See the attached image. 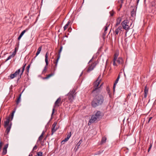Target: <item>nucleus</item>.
<instances>
[{
	"label": "nucleus",
	"mask_w": 156,
	"mask_h": 156,
	"mask_svg": "<svg viewBox=\"0 0 156 156\" xmlns=\"http://www.w3.org/2000/svg\"><path fill=\"white\" fill-rule=\"evenodd\" d=\"M104 101V97L101 95L95 97L91 102V105L93 108L101 105Z\"/></svg>",
	"instance_id": "nucleus-1"
},
{
	"label": "nucleus",
	"mask_w": 156,
	"mask_h": 156,
	"mask_svg": "<svg viewBox=\"0 0 156 156\" xmlns=\"http://www.w3.org/2000/svg\"><path fill=\"white\" fill-rule=\"evenodd\" d=\"M10 118V117H8L6 119V121L4 122V127L5 128H6L4 136L6 138L8 137V134L10 132L12 125L11 122L9 124Z\"/></svg>",
	"instance_id": "nucleus-2"
},
{
	"label": "nucleus",
	"mask_w": 156,
	"mask_h": 156,
	"mask_svg": "<svg viewBox=\"0 0 156 156\" xmlns=\"http://www.w3.org/2000/svg\"><path fill=\"white\" fill-rule=\"evenodd\" d=\"M76 90L74 89H73L71 90L66 95V97L65 99V100L68 99L70 102H72L73 101L74 99V98L76 96Z\"/></svg>",
	"instance_id": "nucleus-3"
},
{
	"label": "nucleus",
	"mask_w": 156,
	"mask_h": 156,
	"mask_svg": "<svg viewBox=\"0 0 156 156\" xmlns=\"http://www.w3.org/2000/svg\"><path fill=\"white\" fill-rule=\"evenodd\" d=\"M101 75H99L97 80L93 83V89H96L97 88H100L99 85L101 79H100Z\"/></svg>",
	"instance_id": "nucleus-4"
},
{
	"label": "nucleus",
	"mask_w": 156,
	"mask_h": 156,
	"mask_svg": "<svg viewBox=\"0 0 156 156\" xmlns=\"http://www.w3.org/2000/svg\"><path fill=\"white\" fill-rule=\"evenodd\" d=\"M61 98L60 97L58 98L56 101H55L54 105L53 106V108L52 109V113L51 115V116H52L55 112V107H58L59 106V104H60L61 101Z\"/></svg>",
	"instance_id": "nucleus-5"
},
{
	"label": "nucleus",
	"mask_w": 156,
	"mask_h": 156,
	"mask_svg": "<svg viewBox=\"0 0 156 156\" xmlns=\"http://www.w3.org/2000/svg\"><path fill=\"white\" fill-rule=\"evenodd\" d=\"M113 28V34L115 35V36H116L119 33H121V31H122V27L121 26H120L118 27H115V30H114V28Z\"/></svg>",
	"instance_id": "nucleus-6"
},
{
	"label": "nucleus",
	"mask_w": 156,
	"mask_h": 156,
	"mask_svg": "<svg viewBox=\"0 0 156 156\" xmlns=\"http://www.w3.org/2000/svg\"><path fill=\"white\" fill-rule=\"evenodd\" d=\"M129 21L127 20H125L121 23V25L123 29L126 30H127L129 29V27L128 25Z\"/></svg>",
	"instance_id": "nucleus-7"
},
{
	"label": "nucleus",
	"mask_w": 156,
	"mask_h": 156,
	"mask_svg": "<svg viewBox=\"0 0 156 156\" xmlns=\"http://www.w3.org/2000/svg\"><path fill=\"white\" fill-rule=\"evenodd\" d=\"M98 63V62L97 61L96 62H95L92 63L91 65L87 69V72L88 73H89L92 70Z\"/></svg>",
	"instance_id": "nucleus-8"
},
{
	"label": "nucleus",
	"mask_w": 156,
	"mask_h": 156,
	"mask_svg": "<svg viewBox=\"0 0 156 156\" xmlns=\"http://www.w3.org/2000/svg\"><path fill=\"white\" fill-rule=\"evenodd\" d=\"M101 88H97L96 89H93V90L91 92V93L93 96L96 97L100 92Z\"/></svg>",
	"instance_id": "nucleus-9"
},
{
	"label": "nucleus",
	"mask_w": 156,
	"mask_h": 156,
	"mask_svg": "<svg viewBox=\"0 0 156 156\" xmlns=\"http://www.w3.org/2000/svg\"><path fill=\"white\" fill-rule=\"evenodd\" d=\"M98 121H99L98 120V119L93 115L91 116L90 119L89 120L88 125H90L91 123Z\"/></svg>",
	"instance_id": "nucleus-10"
},
{
	"label": "nucleus",
	"mask_w": 156,
	"mask_h": 156,
	"mask_svg": "<svg viewBox=\"0 0 156 156\" xmlns=\"http://www.w3.org/2000/svg\"><path fill=\"white\" fill-rule=\"evenodd\" d=\"M20 72V69H19L17 70L14 73L11 74L9 76V77H10V79H13L17 75L19 74Z\"/></svg>",
	"instance_id": "nucleus-11"
},
{
	"label": "nucleus",
	"mask_w": 156,
	"mask_h": 156,
	"mask_svg": "<svg viewBox=\"0 0 156 156\" xmlns=\"http://www.w3.org/2000/svg\"><path fill=\"white\" fill-rule=\"evenodd\" d=\"M57 124L56 122H55L52 126L51 134V135H53V134L55 132L57 129V128H56V126Z\"/></svg>",
	"instance_id": "nucleus-12"
},
{
	"label": "nucleus",
	"mask_w": 156,
	"mask_h": 156,
	"mask_svg": "<svg viewBox=\"0 0 156 156\" xmlns=\"http://www.w3.org/2000/svg\"><path fill=\"white\" fill-rule=\"evenodd\" d=\"M98 120L99 121L102 118L101 112L100 111H98L94 115Z\"/></svg>",
	"instance_id": "nucleus-13"
},
{
	"label": "nucleus",
	"mask_w": 156,
	"mask_h": 156,
	"mask_svg": "<svg viewBox=\"0 0 156 156\" xmlns=\"http://www.w3.org/2000/svg\"><path fill=\"white\" fill-rule=\"evenodd\" d=\"M18 47H15V50L13 52L12 54L11 55H10L9 56L7 57V58H12L13 57L16 55V51H18Z\"/></svg>",
	"instance_id": "nucleus-14"
},
{
	"label": "nucleus",
	"mask_w": 156,
	"mask_h": 156,
	"mask_svg": "<svg viewBox=\"0 0 156 156\" xmlns=\"http://www.w3.org/2000/svg\"><path fill=\"white\" fill-rule=\"evenodd\" d=\"M121 20V18L120 17H118L116 20V23L114 26V27H116L117 26L120 24Z\"/></svg>",
	"instance_id": "nucleus-15"
},
{
	"label": "nucleus",
	"mask_w": 156,
	"mask_h": 156,
	"mask_svg": "<svg viewBox=\"0 0 156 156\" xmlns=\"http://www.w3.org/2000/svg\"><path fill=\"white\" fill-rule=\"evenodd\" d=\"M45 61L46 63V65L44 67V69L42 71V73L43 74L45 73L46 72L47 69V66L48 64V59H45Z\"/></svg>",
	"instance_id": "nucleus-16"
},
{
	"label": "nucleus",
	"mask_w": 156,
	"mask_h": 156,
	"mask_svg": "<svg viewBox=\"0 0 156 156\" xmlns=\"http://www.w3.org/2000/svg\"><path fill=\"white\" fill-rule=\"evenodd\" d=\"M119 78H120V75L119 74L117 77V78L116 79V80H115V82L114 83V85L113 86V89L114 91H115V87L116 85L118 83Z\"/></svg>",
	"instance_id": "nucleus-17"
},
{
	"label": "nucleus",
	"mask_w": 156,
	"mask_h": 156,
	"mask_svg": "<svg viewBox=\"0 0 156 156\" xmlns=\"http://www.w3.org/2000/svg\"><path fill=\"white\" fill-rule=\"evenodd\" d=\"M28 29H26V30H23L20 34V35L18 38V40H20L21 37H22V36L25 33V32L27 31Z\"/></svg>",
	"instance_id": "nucleus-18"
},
{
	"label": "nucleus",
	"mask_w": 156,
	"mask_h": 156,
	"mask_svg": "<svg viewBox=\"0 0 156 156\" xmlns=\"http://www.w3.org/2000/svg\"><path fill=\"white\" fill-rule=\"evenodd\" d=\"M116 63H118L119 64L121 63L119 59H113V65L116 66Z\"/></svg>",
	"instance_id": "nucleus-19"
},
{
	"label": "nucleus",
	"mask_w": 156,
	"mask_h": 156,
	"mask_svg": "<svg viewBox=\"0 0 156 156\" xmlns=\"http://www.w3.org/2000/svg\"><path fill=\"white\" fill-rule=\"evenodd\" d=\"M54 73H51L48 74V75H47L46 77L43 78V80L48 79L50 77H51L53 76L54 75Z\"/></svg>",
	"instance_id": "nucleus-20"
},
{
	"label": "nucleus",
	"mask_w": 156,
	"mask_h": 156,
	"mask_svg": "<svg viewBox=\"0 0 156 156\" xmlns=\"http://www.w3.org/2000/svg\"><path fill=\"white\" fill-rule=\"evenodd\" d=\"M131 16L132 17H134L136 16V11L134 9H133L131 12Z\"/></svg>",
	"instance_id": "nucleus-21"
},
{
	"label": "nucleus",
	"mask_w": 156,
	"mask_h": 156,
	"mask_svg": "<svg viewBox=\"0 0 156 156\" xmlns=\"http://www.w3.org/2000/svg\"><path fill=\"white\" fill-rule=\"evenodd\" d=\"M41 46H40L37 49V52L36 53V56L34 57V58H35L36 56H37L40 53L41 51Z\"/></svg>",
	"instance_id": "nucleus-22"
},
{
	"label": "nucleus",
	"mask_w": 156,
	"mask_h": 156,
	"mask_svg": "<svg viewBox=\"0 0 156 156\" xmlns=\"http://www.w3.org/2000/svg\"><path fill=\"white\" fill-rule=\"evenodd\" d=\"M70 21L69 20L67 24H66V25L64 26V30H65L68 27L69 25V24L70 23Z\"/></svg>",
	"instance_id": "nucleus-23"
},
{
	"label": "nucleus",
	"mask_w": 156,
	"mask_h": 156,
	"mask_svg": "<svg viewBox=\"0 0 156 156\" xmlns=\"http://www.w3.org/2000/svg\"><path fill=\"white\" fill-rule=\"evenodd\" d=\"M21 94H20L19 95V98H18L16 101V104L17 105L19 103V102L20 101V99H21Z\"/></svg>",
	"instance_id": "nucleus-24"
},
{
	"label": "nucleus",
	"mask_w": 156,
	"mask_h": 156,
	"mask_svg": "<svg viewBox=\"0 0 156 156\" xmlns=\"http://www.w3.org/2000/svg\"><path fill=\"white\" fill-rule=\"evenodd\" d=\"M107 140L106 137L105 136L103 137L101 139V143H105Z\"/></svg>",
	"instance_id": "nucleus-25"
},
{
	"label": "nucleus",
	"mask_w": 156,
	"mask_h": 156,
	"mask_svg": "<svg viewBox=\"0 0 156 156\" xmlns=\"http://www.w3.org/2000/svg\"><path fill=\"white\" fill-rule=\"evenodd\" d=\"M24 70V69H22L20 71L21 73H20V76L18 77V80L21 78L22 75L23 74Z\"/></svg>",
	"instance_id": "nucleus-26"
},
{
	"label": "nucleus",
	"mask_w": 156,
	"mask_h": 156,
	"mask_svg": "<svg viewBox=\"0 0 156 156\" xmlns=\"http://www.w3.org/2000/svg\"><path fill=\"white\" fill-rule=\"evenodd\" d=\"M148 91V88L147 87V86H146L144 87V93H147Z\"/></svg>",
	"instance_id": "nucleus-27"
},
{
	"label": "nucleus",
	"mask_w": 156,
	"mask_h": 156,
	"mask_svg": "<svg viewBox=\"0 0 156 156\" xmlns=\"http://www.w3.org/2000/svg\"><path fill=\"white\" fill-rule=\"evenodd\" d=\"M82 140H80L79 142L77 143V144L76 146L77 147V148H79V146H80V145L82 143Z\"/></svg>",
	"instance_id": "nucleus-28"
},
{
	"label": "nucleus",
	"mask_w": 156,
	"mask_h": 156,
	"mask_svg": "<svg viewBox=\"0 0 156 156\" xmlns=\"http://www.w3.org/2000/svg\"><path fill=\"white\" fill-rule=\"evenodd\" d=\"M110 24L109 23H107L106 26L105 27V28L104 29V31H106L107 30H108V28Z\"/></svg>",
	"instance_id": "nucleus-29"
},
{
	"label": "nucleus",
	"mask_w": 156,
	"mask_h": 156,
	"mask_svg": "<svg viewBox=\"0 0 156 156\" xmlns=\"http://www.w3.org/2000/svg\"><path fill=\"white\" fill-rule=\"evenodd\" d=\"M7 152V150L6 149L3 148V151L2 153V155H5L6 154Z\"/></svg>",
	"instance_id": "nucleus-30"
},
{
	"label": "nucleus",
	"mask_w": 156,
	"mask_h": 156,
	"mask_svg": "<svg viewBox=\"0 0 156 156\" xmlns=\"http://www.w3.org/2000/svg\"><path fill=\"white\" fill-rule=\"evenodd\" d=\"M62 46H61L60 47V49L59 50L58 55V57L57 58H59L60 57V53L62 50Z\"/></svg>",
	"instance_id": "nucleus-31"
},
{
	"label": "nucleus",
	"mask_w": 156,
	"mask_h": 156,
	"mask_svg": "<svg viewBox=\"0 0 156 156\" xmlns=\"http://www.w3.org/2000/svg\"><path fill=\"white\" fill-rule=\"evenodd\" d=\"M119 55V53L118 52H116L115 53L114 55V58H117Z\"/></svg>",
	"instance_id": "nucleus-32"
},
{
	"label": "nucleus",
	"mask_w": 156,
	"mask_h": 156,
	"mask_svg": "<svg viewBox=\"0 0 156 156\" xmlns=\"http://www.w3.org/2000/svg\"><path fill=\"white\" fill-rule=\"evenodd\" d=\"M37 154L36 155H37V156H42V152L40 151L37 152Z\"/></svg>",
	"instance_id": "nucleus-33"
},
{
	"label": "nucleus",
	"mask_w": 156,
	"mask_h": 156,
	"mask_svg": "<svg viewBox=\"0 0 156 156\" xmlns=\"http://www.w3.org/2000/svg\"><path fill=\"white\" fill-rule=\"evenodd\" d=\"M30 64H29L27 67V72L28 73H29V69L30 67Z\"/></svg>",
	"instance_id": "nucleus-34"
},
{
	"label": "nucleus",
	"mask_w": 156,
	"mask_h": 156,
	"mask_svg": "<svg viewBox=\"0 0 156 156\" xmlns=\"http://www.w3.org/2000/svg\"><path fill=\"white\" fill-rule=\"evenodd\" d=\"M37 146L36 145H35V146L34 147L32 151L31 152V153H33V151L36 149H37Z\"/></svg>",
	"instance_id": "nucleus-35"
},
{
	"label": "nucleus",
	"mask_w": 156,
	"mask_h": 156,
	"mask_svg": "<svg viewBox=\"0 0 156 156\" xmlns=\"http://www.w3.org/2000/svg\"><path fill=\"white\" fill-rule=\"evenodd\" d=\"M56 59V61H53L54 63L55 64V67L57 66V63L58 62V60L59 59Z\"/></svg>",
	"instance_id": "nucleus-36"
},
{
	"label": "nucleus",
	"mask_w": 156,
	"mask_h": 156,
	"mask_svg": "<svg viewBox=\"0 0 156 156\" xmlns=\"http://www.w3.org/2000/svg\"><path fill=\"white\" fill-rule=\"evenodd\" d=\"M15 112V110H14L13 112H12V115H11V120H12V119H13V115H14V113Z\"/></svg>",
	"instance_id": "nucleus-37"
},
{
	"label": "nucleus",
	"mask_w": 156,
	"mask_h": 156,
	"mask_svg": "<svg viewBox=\"0 0 156 156\" xmlns=\"http://www.w3.org/2000/svg\"><path fill=\"white\" fill-rule=\"evenodd\" d=\"M71 132H70L67 135V138H68L69 139L70 138V137H71Z\"/></svg>",
	"instance_id": "nucleus-38"
},
{
	"label": "nucleus",
	"mask_w": 156,
	"mask_h": 156,
	"mask_svg": "<svg viewBox=\"0 0 156 156\" xmlns=\"http://www.w3.org/2000/svg\"><path fill=\"white\" fill-rule=\"evenodd\" d=\"M98 52H97L96 54V55H94L92 57V59H93V58H97V57H96V56L97 55H98Z\"/></svg>",
	"instance_id": "nucleus-39"
},
{
	"label": "nucleus",
	"mask_w": 156,
	"mask_h": 156,
	"mask_svg": "<svg viewBox=\"0 0 156 156\" xmlns=\"http://www.w3.org/2000/svg\"><path fill=\"white\" fill-rule=\"evenodd\" d=\"M118 2L119 4H123V0H119Z\"/></svg>",
	"instance_id": "nucleus-40"
},
{
	"label": "nucleus",
	"mask_w": 156,
	"mask_h": 156,
	"mask_svg": "<svg viewBox=\"0 0 156 156\" xmlns=\"http://www.w3.org/2000/svg\"><path fill=\"white\" fill-rule=\"evenodd\" d=\"M69 139L67 137L65 138L62 141V143L63 142H66V141H67Z\"/></svg>",
	"instance_id": "nucleus-41"
},
{
	"label": "nucleus",
	"mask_w": 156,
	"mask_h": 156,
	"mask_svg": "<svg viewBox=\"0 0 156 156\" xmlns=\"http://www.w3.org/2000/svg\"><path fill=\"white\" fill-rule=\"evenodd\" d=\"M8 145H9L8 144H5V146L3 148L7 149L8 147Z\"/></svg>",
	"instance_id": "nucleus-42"
},
{
	"label": "nucleus",
	"mask_w": 156,
	"mask_h": 156,
	"mask_svg": "<svg viewBox=\"0 0 156 156\" xmlns=\"http://www.w3.org/2000/svg\"><path fill=\"white\" fill-rule=\"evenodd\" d=\"M152 147V145L151 144H150L149 147L148 149V152H149L150 151V150L151 149V148Z\"/></svg>",
	"instance_id": "nucleus-43"
},
{
	"label": "nucleus",
	"mask_w": 156,
	"mask_h": 156,
	"mask_svg": "<svg viewBox=\"0 0 156 156\" xmlns=\"http://www.w3.org/2000/svg\"><path fill=\"white\" fill-rule=\"evenodd\" d=\"M2 146V143L1 141L0 142V152L1 151V150Z\"/></svg>",
	"instance_id": "nucleus-44"
},
{
	"label": "nucleus",
	"mask_w": 156,
	"mask_h": 156,
	"mask_svg": "<svg viewBox=\"0 0 156 156\" xmlns=\"http://www.w3.org/2000/svg\"><path fill=\"white\" fill-rule=\"evenodd\" d=\"M41 137V136L39 137L37 141H40L42 139V137Z\"/></svg>",
	"instance_id": "nucleus-45"
},
{
	"label": "nucleus",
	"mask_w": 156,
	"mask_h": 156,
	"mask_svg": "<svg viewBox=\"0 0 156 156\" xmlns=\"http://www.w3.org/2000/svg\"><path fill=\"white\" fill-rule=\"evenodd\" d=\"M152 117H151L149 118L148 121L147 122L148 123L150 122V120H151V119H152Z\"/></svg>",
	"instance_id": "nucleus-46"
},
{
	"label": "nucleus",
	"mask_w": 156,
	"mask_h": 156,
	"mask_svg": "<svg viewBox=\"0 0 156 156\" xmlns=\"http://www.w3.org/2000/svg\"><path fill=\"white\" fill-rule=\"evenodd\" d=\"M27 63H25L23 64V66L22 67V69H25V67L26 66V65Z\"/></svg>",
	"instance_id": "nucleus-47"
},
{
	"label": "nucleus",
	"mask_w": 156,
	"mask_h": 156,
	"mask_svg": "<svg viewBox=\"0 0 156 156\" xmlns=\"http://www.w3.org/2000/svg\"><path fill=\"white\" fill-rule=\"evenodd\" d=\"M147 93H144V98H146L147 96Z\"/></svg>",
	"instance_id": "nucleus-48"
},
{
	"label": "nucleus",
	"mask_w": 156,
	"mask_h": 156,
	"mask_svg": "<svg viewBox=\"0 0 156 156\" xmlns=\"http://www.w3.org/2000/svg\"><path fill=\"white\" fill-rule=\"evenodd\" d=\"M110 14L111 16H112L114 15V12H110Z\"/></svg>",
	"instance_id": "nucleus-49"
},
{
	"label": "nucleus",
	"mask_w": 156,
	"mask_h": 156,
	"mask_svg": "<svg viewBox=\"0 0 156 156\" xmlns=\"http://www.w3.org/2000/svg\"><path fill=\"white\" fill-rule=\"evenodd\" d=\"M48 52H47L45 55V58H48Z\"/></svg>",
	"instance_id": "nucleus-50"
},
{
	"label": "nucleus",
	"mask_w": 156,
	"mask_h": 156,
	"mask_svg": "<svg viewBox=\"0 0 156 156\" xmlns=\"http://www.w3.org/2000/svg\"><path fill=\"white\" fill-rule=\"evenodd\" d=\"M106 34H107V32H106V31H104V33H103V35H104V36H105L106 35Z\"/></svg>",
	"instance_id": "nucleus-51"
},
{
	"label": "nucleus",
	"mask_w": 156,
	"mask_h": 156,
	"mask_svg": "<svg viewBox=\"0 0 156 156\" xmlns=\"http://www.w3.org/2000/svg\"><path fill=\"white\" fill-rule=\"evenodd\" d=\"M136 1L137 5H138V4L139 3L140 0H136Z\"/></svg>",
	"instance_id": "nucleus-52"
},
{
	"label": "nucleus",
	"mask_w": 156,
	"mask_h": 156,
	"mask_svg": "<svg viewBox=\"0 0 156 156\" xmlns=\"http://www.w3.org/2000/svg\"><path fill=\"white\" fill-rule=\"evenodd\" d=\"M32 153H30L28 156H33V154H31Z\"/></svg>",
	"instance_id": "nucleus-53"
},
{
	"label": "nucleus",
	"mask_w": 156,
	"mask_h": 156,
	"mask_svg": "<svg viewBox=\"0 0 156 156\" xmlns=\"http://www.w3.org/2000/svg\"><path fill=\"white\" fill-rule=\"evenodd\" d=\"M103 83H102L99 86V87H100V88H101V87L103 85Z\"/></svg>",
	"instance_id": "nucleus-54"
},
{
	"label": "nucleus",
	"mask_w": 156,
	"mask_h": 156,
	"mask_svg": "<svg viewBox=\"0 0 156 156\" xmlns=\"http://www.w3.org/2000/svg\"><path fill=\"white\" fill-rule=\"evenodd\" d=\"M43 135H44V134L41 133V137H43Z\"/></svg>",
	"instance_id": "nucleus-55"
},
{
	"label": "nucleus",
	"mask_w": 156,
	"mask_h": 156,
	"mask_svg": "<svg viewBox=\"0 0 156 156\" xmlns=\"http://www.w3.org/2000/svg\"><path fill=\"white\" fill-rule=\"evenodd\" d=\"M83 74V72H82L81 73V74H80V76H81Z\"/></svg>",
	"instance_id": "nucleus-56"
},
{
	"label": "nucleus",
	"mask_w": 156,
	"mask_h": 156,
	"mask_svg": "<svg viewBox=\"0 0 156 156\" xmlns=\"http://www.w3.org/2000/svg\"><path fill=\"white\" fill-rule=\"evenodd\" d=\"M120 8H121L122 6V4H121V3H120Z\"/></svg>",
	"instance_id": "nucleus-57"
},
{
	"label": "nucleus",
	"mask_w": 156,
	"mask_h": 156,
	"mask_svg": "<svg viewBox=\"0 0 156 156\" xmlns=\"http://www.w3.org/2000/svg\"><path fill=\"white\" fill-rule=\"evenodd\" d=\"M44 131H43L42 132V134H44Z\"/></svg>",
	"instance_id": "nucleus-58"
},
{
	"label": "nucleus",
	"mask_w": 156,
	"mask_h": 156,
	"mask_svg": "<svg viewBox=\"0 0 156 156\" xmlns=\"http://www.w3.org/2000/svg\"><path fill=\"white\" fill-rule=\"evenodd\" d=\"M1 118H0V124H1Z\"/></svg>",
	"instance_id": "nucleus-59"
},
{
	"label": "nucleus",
	"mask_w": 156,
	"mask_h": 156,
	"mask_svg": "<svg viewBox=\"0 0 156 156\" xmlns=\"http://www.w3.org/2000/svg\"><path fill=\"white\" fill-rule=\"evenodd\" d=\"M9 59H6V61H5V62H6L7 61H8V60H9Z\"/></svg>",
	"instance_id": "nucleus-60"
},
{
	"label": "nucleus",
	"mask_w": 156,
	"mask_h": 156,
	"mask_svg": "<svg viewBox=\"0 0 156 156\" xmlns=\"http://www.w3.org/2000/svg\"><path fill=\"white\" fill-rule=\"evenodd\" d=\"M93 59H91L90 60V61H89V62H90L91 61V60H92Z\"/></svg>",
	"instance_id": "nucleus-61"
},
{
	"label": "nucleus",
	"mask_w": 156,
	"mask_h": 156,
	"mask_svg": "<svg viewBox=\"0 0 156 156\" xmlns=\"http://www.w3.org/2000/svg\"><path fill=\"white\" fill-rule=\"evenodd\" d=\"M130 95H131V94H128V95H129V96H130Z\"/></svg>",
	"instance_id": "nucleus-62"
},
{
	"label": "nucleus",
	"mask_w": 156,
	"mask_h": 156,
	"mask_svg": "<svg viewBox=\"0 0 156 156\" xmlns=\"http://www.w3.org/2000/svg\"><path fill=\"white\" fill-rule=\"evenodd\" d=\"M119 59L121 58H118Z\"/></svg>",
	"instance_id": "nucleus-63"
},
{
	"label": "nucleus",
	"mask_w": 156,
	"mask_h": 156,
	"mask_svg": "<svg viewBox=\"0 0 156 156\" xmlns=\"http://www.w3.org/2000/svg\"><path fill=\"white\" fill-rule=\"evenodd\" d=\"M35 156H37V155H35Z\"/></svg>",
	"instance_id": "nucleus-64"
}]
</instances>
